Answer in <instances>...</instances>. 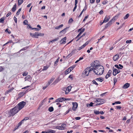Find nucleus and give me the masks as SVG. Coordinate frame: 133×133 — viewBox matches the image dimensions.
I'll return each instance as SVG.
<instances>
[{
	"instance_id": "680f3d73",
	"label": "nucleus",
	"mask_w": 133,
	"mask_h": 133,
	"mask_svg": "<svg viewBox=\"0 0 133 133\" xmlns=\"http://www.w3.org/2000/svg\"><path fill=\"white\" fill-rule=\"evenodd\" d=\"M49 85H48V84H47L46 86H45V87H43V90L45 89L46 88L48 87V86Z\"/></svg>"
},
{
	"instance_id": "4c0bfd02",
	"label": "nucleus",
	"mask_w": 133,
	"mask_h": 133,
	"mask_svg": "<svg viewBox=\"0 0 133 133\" xmlns=\"http://www.w3.org/2000/svg\"><path fill=\"white\" fill-rule=\"evenodd\" d=\"M28 22L27 20H25L23 22V24L25 25H28Z\"/></svg>"
},
{
	"instance_id": "e433bc0d",
	"label": "nucleus",
	"mask_w": 133,
	"mask_h": 133,
	"mask_svg": "<svg viewBox=\"0 0 133 133\" xmlns=\"http://www.w3.org/2000/svg\"><path fill=\"white\" fill-rule=\"evenodd\" d=\"M59 81V80L58 79H56L53 82V84H56Z\"/></svg>"
},
{
	"instance_id": "1a4fd4ad",
	"label": "nucleus",
	"mask_w": 133,
	"mask_h": 133,
	"mask_svg": "<svg viewBox=\"0 0 133 133\" xmlns=\"http://www.w3.org/2000/svg\"><path fill=\"white\" fill-rule=\"evenodd\" d=\"M64 97H60L56 99L55 102H62L63 101H65V100H64Z\"/></svg>"
},
{
	"instance_id": "bf43d9fd",
	"label": "nucleus",
	"mask_w": 133,
	"mask_h": 133,
	"mask_svg": "<svg viewBox=\"0 0 133 133\" xmlns=\"http://www.w3.org/2000/svg\"><path fill=\"white\" fill-rule=\"evenodd\" d=\"M71 56V55H70V54H69V55H68L66 57L67 59H68L70 58Z\"/></svg>"
},
{
	"instance_id": "58836bf2",
	"label": "nucleus",
	"mask_w": 133,
	"mask_h": 133,
	"mask_svg": "<svg viewBox=\"0 0 133 133\" xmlns=\"http://www.w3.org/2000/svg\"><path fill=\"white\" fill-rule=\"evenodd\" d=\"M4 19L3 17H2L0 19V23H3Z\"/></svg>"
},
{
	"instance_id": "5fc2aeb1",
	"label": "nucleus",
	"mask_w": 133,
	"mask_h": 133,
	"mask_svg": "<svg viewBox=\"0 0 133 133\" xmlns=\"http://www.w3.org/2000/svg\"><path fill=\"white\" fill-rule=\"evenodd\" d=\"M4 70V68L2 66H0V72Z\"/></svg>"
},
{
	"instance_id": "72a5a7b5",
	"label": "nucleus",
	"mask_w": 133,
	"mask_h": 133,
	"mask_svg": "<svg viewBox=\"0 0 133 133\" xmlns=\"http://www.w3.org/2000/svg\"><path fill=\"white\" fill-rule=\"evenodd\" d=\"M114 66L116 68H117L118 69H122V68L121 67H119L118 65L117 64H115Z\"/></svg>"
},
{
	"instance_id": "864d4df0",
	"label": "nucleus",
	"mask_w": 133,
	"mask_h": 133,
	"mask_svg": "<svg viewBox=\"0 0 133 133\" xmlns=\"http://www.w3.org/2000/svg\"><path fill=\"white\" fill-rule=\"evenodd\" d=\"M30 75H28L26 76L25 77V78L26 79L28 80L29 79H30Z\"/></svg>"
},
{
	"instance_id": "4be33fe9",
	"label": "nucleus",
	"mask_w": 133,
	"mask_h": 133,
	"mask_svg": "<svg viewBox=\"0 0 133 133\" xmlns=\"http://www.w3.org/2000/svg\"><path fill=\"white\" fill-rule=\"evenodd\" d=\"M63 24H61V25L57 26L55 28V29H58L61 28L63 26Z\"/></svg>"
},
{
	"instance_id": "603ef678",
	"label": "nucleus",
	"mask_w": 133,
	"mask_h": 133,
	"mask_svg": "<svg viewBox=\"0 0 133 133\" xmlns=\"http://www.w3.org/2000/svg\"><path fill=\"white\" fill-rule=\"evenodd\" d=\"M32 29V30H35L36 31H38L40 30V29H39L37 28H33Z\"/></svg>"
},
{
	"instance_id": "6ab92c4d",
	"label": "nucleus",
	"mask_w": 133,
	"mask_h": 133,
	"mask_svg": "<svg viewBox=\"0 0 133 133\" xmlns=\"http://www.w3.org/2000/svg\"><path fill=\"white\" fill-rule=\"evenodd\" d=\"M95 79L97 81H99L101 82H102L103 80V79L102 78V77L98 78Z\"/></svg>"
},
{
	"instance_id": "37998d69",
	"label": "nucleus",
	"mask_w": 133,
	"mask_h": 133,
	"mask_svg": "<svg viewBox=\"0 0 133 133\" xmlns=\"http://www.w3.org/2000/svg\"><path fill=\"white\" fill-rule=\"evenodd\" d=\"M84 46L83 45H82L80 47H79L78 50H80L81 49L83 48L84 47Z\"/></svg>"
},
{
	"instance_id": "338daca9",
	"label": "nucleus",
	"mask_w": 133,
	"mask_h": 133,
	"mask_svg": "<svg viewBox=\"0 0 133 133\" xmlns=\"http://www.w3.org/2000/svg\"><path fill=\"white\" fill-rule=\"evenodd\" d=\"M81 117H75V119L76 120H79L80 119Z\"/></svg>"
},
{
	"instance_id": "0e129e2a",
	"label": "nucleus",
	"mask_w": 133,
	"mask_h": 133,
	"mask_svg": "<svg viewBox=\"0 0 133 133\" xmlns=\"http://www.w3.org/2000/svg\"><path fill=\"white\" fill-rule=\"evenodd\" d=\"M14 20L16 23H17V19L15 17H14Z\"/></svg>"
},
{
	"instance_id": "c756f323",
	"label": "nucleus",
	"mask_w": 133,
	"mask_h": 133,
	"mask_svg": "<svg viewBox=\"0 0 133 133\" xmlns=\"http://www.w3.org/2000/svg\"><path fill=\"white\" fill-rule=\"evenodd\" d=\"M82 28H81L79 29L78 30V32H79V31H80L82 33L85 30V28H84L82 30Z\"/></svg>"
},
{
	"instance_id": "ea45409f",
	"label": "nucleus",
	"mask_w": 133,
	"mask_h": 133,
	"mask_svg": "<svg viewBox=\"0 0 133 133\" xmlns=\"http://www.w3.org/2000/svg\"><path fill=\"white\" fill-rule=\"evenodd\" d=\"M28 74V72H27V71H25V72L23 73V74H22V75L23 76H25L27 75Z\"/></svg>"
},
{
	"instance_id": "e2e57ef3",
	"label": "nucleus",
	"mask_w": 133,
	"mask_h": 133,
	"mask_svg": "<svg viewBox=\"0 0 133 133\" xmlns=\"http://www.w3.org/2000/svg\"><path fill=\"white\" fill-rule=\"evenodd\" d=\"M58 60H56V61L55 62V65H57V62H58Z\"/></svg>"
},
{
	"instance_id": "20e7f679",
	"label": "nucleus",
	"mask_w": 133,
	"mask_h": 133,
	"mask_svg": "<svg viewBox=\"0 0 133 133\" xmlns=\"http://www.w3.org/2000/svg\"><path fill=\"white\" fill-rule=\"evenodd\" d=\"M26 104V102L23 101H22L18 103L17 105L15 107H17L19 111L22 109Z\"/></svg>"
},
{
	"instance_id": "8fccbe9b",
	"label": "nucleus",
	"mask_w": 133,
	"mask_h": 133,
	"mask_svg": "<svg viewBox=\"0 0 133 133\" xmlns=\"http://www.w3.org/2000/svg\"><path fill=\"white\" fill-rule=\"evenodd\" d=\"M62 90L64 91L65 92V93H66V92L67 91V89H66V87L63 88L62 89Z\"/></svg>"
},
{
	"instance_id": "a18cd8bd",
	"label": "nucleus",
	"mask_w": 133,
	"mask_h": 133,
	"mask_svg": "<svg viewBox=\"0 0 133 133\" xmlns=\"http://www.w3.org/2000/svg\"><path fill=\"white\" fill-rule=\"evenodd\" d=\"M38 36H43L44 35V34H42L40 32H38Z\"/></svg>"
},
{
	"instance_id": "0eeeda50",
	"label": "nucleus",
	"mask_w": 133,
	"mask_h": 133,
	"mask_svg": "<svg viewBox=\"0 0 133 133\" xmlns=\"http://www.w3.org/2000/svg\"><path fill=\"white\" fill-rule=\"evenodd\" d=\"M72 104L73 107L72 109L74 111H75L78 107V104L76 102H72Z\"/></svg>"
},
{
	"instance_id": "4d7b16f0",
	"label": "nucleus",
	"mask_w": 133,
	"mask_h": 133,
	"mask_svg": "<svg viewBox=\"0 0 133 133\" xmlns=\"http://www.w3.org/2000/svg\"><path fill=\"white\" fill-rule=\"evenodd\" d=\"M110 25L108 24V23H107L106 25L105 26V28H107L108 27L110 26Z\"/></svg>"
},
{
	"instance_id": "c9c22d12",
	"label": "nucleus",
	"mask_w": 133,
	"mask_h": 133,
	"mask_svg": "<svg viewBox=\"0 0 133 133\" xmlns=\"http://www.w3.org/2000/svg\"><path fill=\"white\" fill-rule=\"evenodd\" d=\"M92 83L96 85L97 86L98 85V84L96 82L95 80H93L92 81Z\"/></svg>"
},
{
	"instance_id": "774afa93",
	"label": "nucleus",
	"mask_w": 133,
	"mask_h": 133,
	"mask_svg": "<svg viewBox=\"0 0 133 133\" xmlns=\"http://www.w3.org/2000/svg\"><path fill=\"white\" fill-rule=\"evenodd\" d=\"M103 13V11L102 10H101L99 12V14H102Z\"/></svg>"
},
{
	"instance_id": "052dcab7",
	"label": "nucleus",
	"mask_w": 133,
	"mask_h": 133,
	"mask_svg": "<svg viewBox=\"0 0 133 133\" xmlns=\"http://www.w3.org/2000/svg\"><path fill=\"white\" fill-rule=\"evenodd\" d=\"M11 14V12H9L6 15V17H8Z\"/></svg>"
},
{
	"instance_id": "09e8293b",
	"label": "nucleus",
	"mask_w": 133,
	"mask_h": 133,
	"mask_svg": "<svg viewBox=\"0 0 133 133\" xmlns=\"http://www.w3.org/2000/svg\"><path fill=\"white\" fill-rule=\"evenodd\" d=\"M75 50H73L70 53V55H71V56H72V55L73 54L75 53Z\"/></svg>"
},
{
	"instance_id": "f257e3e1",
	"label": "nucleus",
	"mask_w": 133,
	"mask_h": 133,
	"mask_svg": "<svg viewBox=\"0 0 133 133\" xmlns=\"http://www.w3.org/2000/svg\"><path fill=\"white\" fill-rule=\"evenodd\" d=\"M91 66L93 68L94 72L97 75L102 74L104 71L103 66L94 62L91 64Z\"/></svg>"
},
{
	"instance_id": "3c124183",
	"label": "nucleus",
	"mask_w": 133,
	"mask_h": 133,
	"mask_svg": "<svg viewBox=\"0 0 133 133\" xmlns=\"http://www.w3.org/2000/svg\"><path fill=\"white\" fill-rule=\"evenodd\" d=\"M14 88L11 89H9L7 91V93H8L10 92H11L12 90Z\"/></svg>"
},
{
	"instance_id": "423d86ee",
	"label": "nucleus",
	"mask_w": 133,
	"mask_h": 133,
	"mask_svg": "<svg viewBox=\"0 0 133 133\" xmlns=\"http://www.w3.org/2000/svg\"><path fill=\"white\" fill-rule=\"evenodd\" d=\"M119 15H117L114 17L111 20H110L108 23L110 25L113 23H114L115 21L117 19Z\"/></svg>"
},
{
	"instance_id": "4468645a",
	"label": "nucleus",
	"mask_w": 133,
	"mask_h": 133,
	"mask_svg": "<svg viewBox=\"0 0 133 133\" xmlns=\"http://www.w3.org/2000/svg\"><path fill=\"white\" fill-rule=\"evenodd\" d=\"M130 84L128 83H127L125 84L122 87V88L124 89H126L128 88L130 86Z\"/></svg>"
},
{
	"instance_id": "cd10ccee",
	"label": "nucleus",
	"mask_w": 133,
	"mask_h": 133,
	"mask_svg": "<svg viewBox=\"0 0 133 133\" xmlns=\"http://www.w3.org/2000/svg\"><path fill=\"white\" fill-rule=\"evenodd\" d=\"M75 67V65H72V66H71L70 67L68 68L70 70V71H71L72 70H73V69Z\"/></svg>"
},
{
	"instance_id": "6e6552de",
	"label": "nucleus",
	"mask_w": 133,
	"mask_h": 133,
	"mask_svg": "<svg viewBox=\"0 0 133 133\" xmlns=\"http://www.w3.org/2000/svg\"><path fill=\"white\" fill-rule=\"evenodd\" d=\"M38 32H35V33H30V35L32 37L35 38H38Z\"/></svg>"
},
{
	"instance_id": "b1692460",
	"label": "nucleus",
	"mask_w": 133,
	"mask_h": 133,
	"mask_svg": "<svg viewBox=\"0 0 133 133\" xmlns=\"http://www.w3.org/2000/svg\"><path fill=\"white\" fill-rule=\"evenodd\" d=\"M23 0H18V5H21L23 2Z\"/></svg>"
},
{
	"instance_id": "a211bd4d",
	"label": "nucleus",
	"mask_w": 133,
	"mask_h": 133,
	"mask_svg": "<svg viewBox=\"0 0 133 133\" xmlns=\"http://www.w3.org/2000/svg\"><path fill=\"white\" fill-rule=\"evenodd\" d=\"M54 78H52L51 79H50L48 82V83H47L48 85H49L52 81L55 79Z\"/></svg>"
},
{
	"instance_id": "473e14b6",
	"label": "nucleus",
	"mask_w": 133,
	"mask_h": 133,
	"mask_svg": "<svg viewBox=\"0 0 133 133\" xmlns=\"http://www.w3.org/2000/svg\"><path fill=\"white\" fill-rule=\"evenodd\" d=\"M48 67H49L47 66H44L43 69H42V70L44 71L46 70Z\"/></svg>"
},
{
	"instance_id": "5701e85b",
	"label": "nucleus",
	"mask_w": 133,
	"mask_h": 133,
	"mask_svg": "<svg viewBox=\"0 0 133 133\" xmlns=\"http://www.w3.org/2000/svg\"><path fill=\"white\" fill-rule=\"evenodd\" d=\"M25 118L23 119L18 124H17V125L18 127H19L20 125H21L22 123H23V122L24 120H25Z\"/></svg>"
},
{
	"instance_id": "49530a36",
	"label": "nucleus",
	"mask_w": 133,
	"mask_h": 133,
	"mask_svg": "<svg viewBox=\"0 0 133 133\" xmlns=\"http://www.w3.org/2000/svg\"><path fill=\"white\" fill-rule=\"evenodd\" d=\"M73 21V20L72 18L70 19L68 21L69 23H72Z\"/></svg>"
},
{
	"instance_id": "c85d7f7f",
	"label": "nucleus",
	"mask_w": 133,
	"mask_h": 133,
	"mask_svg": "<svg viewBox=\"0 0 133 133\" xmlns=\"http://www.w3.org/2000/svg\"><path fill=\"white\" fill-rule=\"evenodd\" d=\"M94 113L96 115H98L99 114V111L95 110H94Z\"/></svg>"
},
{
	"instance_id": "79ce46f5",
	"label": "nucleus",
	"mask_w": 133,
	"mask_h": 133,
	"mask_svg": "<svg viewBox=\"0 0 133 133\" xmlns=\"http://www.w3.org/2000/svg\"><path fill=\"white\" fill-rule=\"evenodd\" d=\"M114 84L115 85L117 81V79L116 78H114Z\"/></svg>"
},
{
	"instance_id": "a878e982",
	"label": "nucleus",
	"mask_w": 133,
	"mask_h": 133,
	"mask_svg": "<svg viewBox=\"0 0 133 133\" xmlns=\"http://www.w3.org/2000/svg\"><path fill=\"white\" fill-rule=\"evenodd\" d=\"M48 133H55V131L52 130H49L47 132Z\"/></svg>"
},
{
	"instance_id": "412c9836",
	"label": "nucleus",
	"mask_w": 133,
	"mask_h": 133,
	"mask_svg": "<svg viewBox=\"0 0 133 133\" xmlns=\"http://www.w3.org/2000/svg\"><path fill=\"white\" fill-rule=\"evenodd\" d=\"M46 98H45L41 101V103L40 105V106H42L43 104L46 101Z\"/></svg>"
},
{
	"instance_id": "f03ea898",
	"label": "nucleus",
	"mask_w": 133,
	"mask_h": 133,
	"mask_svg": "<svg viewBox=\"0 0 133 133\" xmlns=\"http://www.w3.org/2000/svg\"><path fill=\"white\" fill-rule=\"evenodd\" d=\"M93 70V69L91 66L90 67L87 68L82 73L83 75L86 76H88L89 73L92 71Z\"/></svg>"
},
{
	"instance_id": "7c9ffc66",
	"label": "nucleus",
	"mask_w": 133,
	"mask_h": 133,
	"mask_svg": "<svg viewBox=\"0 0 133 133\" xmlns=\"http://www.w3.org/2000/svg\"><path fill=\"white\" fill-rule=\"evenodd\" d=\"M129 14H127L124 18V19H127L129 16Z\"/></svg>"
},
{
	"instance_id": "9d476101",
	"label": "nucleus",
	"mask_w": 133,
	"mask_h": 133,
	"mask_svg": "<svg viewBox=\"0 0 133 133\" xmlns=\"http://www.w3.org/2000/svg\"><path fill=\"white\" fill-rule=\"evenodd\" d=\"M110 18V16H109L106 15L105 17V18L103 21V22L106 23L108 22Z\"/></svg>"
},
{
	"instance_id": "393cba45",
	"label": "nucleus",
	"mask_w": 133,
	"mask_h": 133,
	"mask_svg": "<svg viewBox=\"0 0 133 133\" xmlns=\"http://www.w3.org/2000/svg\"><path fill=\"white\" fill-rule=\"evenodd\" d=\"M48 110L50 112H52L54 110V108L52 107H50L48 109Z\"/></svg>"
},
{
	"instance_id": "2eb2a0df",
	"label": "nucleus",
	"mask_w": 133,
	"mask_h": 133,
	"mask_svg": "<svg viewBox=\"0 0 133 133\" xmlns=\"http://www.w3.org/2000/svg\"><path fill=\"white\" fill-rule=\"evenodd\" d=\"M119 55L118 54L115 55L113 57V60L114 61H116L118 58Z\"/></svg>"
},
{
	"instance_id": "a19ab883",
	"label": "nucleus",
	"mask_w": 133,
	"mask_h": 133,
	"mask_svg": "<svg viewBox=\"0 0 133 133\" xmlns=\"http://www.w3.org/2000/svg\"><path fill=\"white\" fill-rule=\"evenodd\" d=\"M57 128L59 130H63L64 129V127H62V126H58V127Z\"/></svg>"
},
{
	"instance_id": "c03bdc74",
	"label": "nucleus",
	"mask_w": 133,
	"mask_h": 133,
	"mask_svg": "<svg viewBox=\"0 0 133 133\" xmlns=\"http://www.w3.org/2000/svg\"><path fill=\"white\" fill-rule=\"evenodd\" d=\"M108 2V1H103L102 3L103 5H105V4L107 3Z\"/></svg>"
},
{
	"instance_id": "9b49d317",
	"label": "nucleus",
	"mask_w": 133,
	"mask_h": 133,
	"mask_svg": "<svg viewBox=\"0 0 133 133\" xmlns=\"http://www.w3.org/2000/svg\"><path fill=\"white\" fill-rule=\"evenodd\" d=\"M113 69V72L112 74L114 76H116L117 74V69L116 68H115L114 67L112 68Z\"/></svg>"
},
{
	"instance_id": "ddd939ff",
	"label": "nucleus",
	"mask_w": 133,
	"mask_h": 133,
	"mask_svg": "<svg viewBox=\"0 0 133 133\" xmlns=\"http://www.w3.org/2000/svg\"><path fill=\"white\" fill-rule=\"evenodd\" d=\"M71 86H69L66 88L67 89V91L66 92L65 94H67L71 90Z\"/></svg>"
},
{
	"instance_id": "f8f14e48",
	"label": "nucleus",
	"mask_w": 133,
	"mask_h": 133,
	"mask_svg": "<svg viewBox=\"0 0 133 133\" xmlns=\"http://www.w3.org/2000/svg\"><path fill=\"white\" fill-rule=\"evenodd\" d=\"M112 73V71L111 70H109L108 71L107 74L105 76V78L106 79L108 78L110 76Z\"/></svg>"
},
{
	"instance_id": "dca6fc26",
	"label": "nucleus",
	"mask_w": 133,
	"mask_h": 133,
	"mask_svg": "<svg viewBox=\"0 0 133 133\" xmlns=\"http://www.w3.org/2000/svg\"><path fill=\"white\" fill-rule=\"evenodd\" d=\"M66 39V37H65L64 38L62 39L60 41L61 44H65L66 42V41H65Z\"/></svg>"
},
{
	"instance_id": "7ed1b4c3",
	"label": "nucleus",
	"mask_w": 133,
	"mask_h": 133,
	"mask_svg": "<svg viewBox=\"0 0 133 133\" xmlns=\"http://www.w3.org/2000/svg\"><path fill=\"white\" fill-rule=\"evenodd\" d=\"M19 110L17 109L16 107H15L10 110L9 114L10 116H13L15 114L17 113Z\"/></svg>"
},
{
	"instance_id": "bb28decb",
	"label": "nucleus",
	"mask_w": 133,
	"mask_h": 133,
	"mask_svg": "<svg viewBox=\"0 0 133 133\" xmlns=\"http://www.w3.org/2000/svg\"><path fill=\"white\" fill-rule=\"evenodd\" d=\"M71 71L69 69V68L67 69L65 71V74L66 75L67 74H68Z\"/></svg>"
},
{
	"instance_id": "aec40b11",
	"label": "nucleus",
	"mask_w": 133,
	"mask_h": 133,
	"mask_svg": "<svg viewBox=\"0 0 133 133\" xmlns=\"http://www.w3.org/2000/svg\"><path fill=\"white\" fill-rule=\"evenodd\" d=\"M64 28L63 30H62L59 33L61 34L62 33H63V34H65V32H66V30L67 28Z\"/></svg>"
},
{
	"instance_id": "69168bd1",
	"label": "nucleus",
	"mask_w": 133,
	"mask_h": 133,
	"mask_svg": "<svg viewBox=\"0 0 133 133\" xmlns=\"http://www.w3.org/2000/svg\"><path fill=\"white\" fill-rule=\"evenodd\" d=\"M131 40H127L126 41V43H129L131 42Z\"/></svg>"
},
{
	"instance_id": "f3484780",
	"label": "nucleus",
	"mask_w": 133,
	"mask_h": 133,
	"mask_svg": "<svg viewBox=\"0 0 133 133\" xmlns=\"http://www.w3.org/2000/svg\"><path fill=\"white\" fill-rule=\"evenodd\" d=\"M16 4L15 3L13 6L12 8V9L11 10L13 12H14L16 10Z\"/></svg>"
},
{
	"instance_id": "f704fd0d",
	"label": "nucleus",
	"mask_w": 133,
	"mask_h": 133,
	"mask_svg": "<svg viewBox=\"0 0 133 133\" xmlns=\"http://www.w3.org/2000/svg\"><path fill=\"white\" fill-rule=\"evenodd\" d=\"M21 8H20L19 9L18 11L16 13V15H19V14H20V11H21Z\"/></svg>"
},
{
	"instance_id": "2f4dec72",
	"label": "nucleus",
	"mask_w": 133,
	"mask_h": 133,
	"mask_svg": "<svg viewBox=\"0 0 133 133\" xmlns=\"http://www.w3.org/2000/svg\"><path fill=\"white\" fill-rule=\"evenodd\" d=\"M70 111H72V109L71 108H70L67 111H66L64 115H65L66 114H68V113H69V112Z\"/></svg>"
},
{
	"instance_id": "13d9d810",
	"label": "nucleus",
	"mask_w": 133,
	"mask_h": 133,
	"mask_svg": "<svg viewBox=\"0 0 133 133\" xmlns=\"http://www.w3.org/2000/svg\"><path fill=\"white\" fill-rule=\"evenodd\" d=\"M121 108V107L120 106H116V108L117 109H120Z\"/></svg>"
},
{
	"instance_id": "de8ad7c7",
	"label": "nucleus",
	"mask_w": 133,
	"mask_h": 133,
	"mask_svg": "<svg viewBox=\"0 0 133 133\" xmlns=\"http://www.w3.org/2000/svg\"><path fill=\"white\" fill-rule=\"evenodd\" d=\"M84 10H83L82 11H81V12L80 14L78 16V18H79L81 17V15L83 13V12H84Z\"/></svg>"
},
{
	"instance_id": "6e6d98bb",
	"label": "nucleus",
	"mask_w": 133,
	"mask_h": 133,
	"mask_svg": "<svg viewBox=\"0 0 133 133\" xmlns=\"http://www.w3.org/2000/svg\"><path fill=\"white\" fill-rule=\"evenodd\" d=\"M89 43V42L87 41L85 44H83V45L85 46L87 45Z\"/></svg>"
},
{
	"instance_id": "39448f33",
	"label": "nucleus",
	"mask_w": 133,
	"mask_h": 133,
	"mask_svg": "<svg viewBox=\"0 0 133 133\" xmlns=\"http://www.w3.org/2000/svg\"><path fill=\"white\" fill-rule=\"evenodd\" d=\"M95 102L97 103L96 105L102 104L104 103V99L101 98L96 99Z\"/></svg>"
}]
</instances>
